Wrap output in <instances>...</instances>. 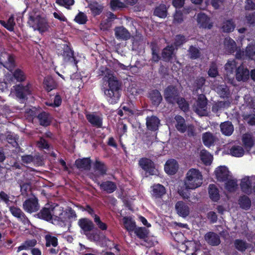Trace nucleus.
<instances>
[{"instance_id": "obj_1", "label": "nucleus", "mask_w": 255, "mask_h": 255, "mask_svg": "<svg viewBox=\"0 0 255 255\" xmlns=\"http://www.w3.org/2000/svg\"><path fill=\"white\" fill-rule=\"evenodd\" d=\"M103 76L102 90L107 100L112 104L117 103L121 97V85L111 70L103 68L101 71Z\"/></svg>"}, {"instance_id": "obj_2", "label": "nucleus", "mask_w": 255, "mask_h": 255, "mask_svg": "<svg viewBox=\"0 0 255 255\" xmlns=\"http://www.w3.org/2000/svg\"><path fill=\"white\" fill-rule=\"evenodd\" d=\"M203 176L201 172L195 168L190 169L186 173L184 180L185 191L178 190L179 194L184 198H188L189 193L188 189H195L201 186Z\"/></svg>"}, {"instance_id": "obj_3", "label": "nucleus", "mask_w": 255, "mask_h": 255, "mask_svg": "<svg viewBox=\"0 0 255 255\" xmlns=\"http://www.w3.org/2000/svg\"><path fill=\"white\" fill-rule=\"evenodd\" d=\"M28 23L34 30H38L40 33L47 31L49 27L46 20L34 11L29 14Z\"/></svg>"}, {"instance_id": "obj_4", "label": "nucleus", "mask_w": 255, "mask_h": 255, "mask_svg": "<svg viewBox=\"0 0 255 255\" xmlns=\"http://www.w3.org/2000/svg\"><path fill=\"white\" fill-rule=\"evenodd\" d=\"M54 213L55 216L58 217L59 222L61 224L60 226L65 225L69 220L75 219L77 217L75 212L72 209L69 208L63 211V208L58 205H56Z\"/></svg>"}, {"instance_id": "obj_5", "label": "nucleus", "mask_w": 255, "mask_h": 255, "mask_svg": "<svg viewBox=\"0 0 255 255\" xmlns=\"http://www.w3.org/2000/svg\"><path fill=\"white\" fill-rule=\"evenodd\" d=\"M56 208V206L53 207L52 206L49 207H45L39 213V216L42 219L48 221H51L52 224L56 225H61L59 222L58 217L54 215V210Z\"/></svg>"}, {"instance_id": "obj_6", "label": "nucleus", "mask_w": 255, "mask_h": 255, "mask_svg": "<svg viewBox=\"0 0 255 255\" xmlns=\"http://www.w3.org/2000/svg\"><path fill=\"white\" fill-rule=\"evenodd\" d=\"M207 106V101L206 98L204 95L200 94L194 105V110L200 116H206L208 114Z\"/></svg>"}, {"instance_id": "obj_7", "label": "nucleus", "mask_w": 255, "mask_h": 255, "mask_svg": "<svg viewBox=\"0 0 255 255\" xmlns=\"http://www.w3.org/2000/svg\"><path fill=\"white\" fill-rule=\"evenodd\" d=\"M29 94L30 90L28 86L24 87L21 84H18L13 87L10 95H15L21 102H23L26 96Z\"/></svg>"}, {"instance_id": "obj_8", "label": "nucleus", "mask_w": 255, "mask_h": 255, "mask_svg": "<svg viewBox=\"0 0 255 255\" xmlns=\"http://www.w3.org/2000/svg\"><path fill=\"white\" fill-rule=\"evenodd\" d=\"M140 166L150 175H158V170L155 168L153 162L150 159L143 158L139 161Z\"/></svg>"}, {"instance_id": "obj_9", "label": "nucleus", "mask_w": 255, "mask_h": 255, "mask_svg": "<svg viewBox=\"0 0 255 255\" xmlns=\"http://www.w3.org/2000/svg\"><path fill=\"white\" fill-rule=\"evenodd\" d=\"M236 56L238 58L253 59L255 57V43L251 42L247 46L245 51L237 52Z\"/></svg>"}, {"instance_id": "obj_10", "label": "nucleus", "mask_w": 255, "mask_h": 255, "mask_svg": "<svg viewBox=\"0 0 255 255\" xmlns=\"http://www.w3.org/2000/svg\"><path fill=\"white\" fill-rule=\"evenodd\" d=\"M1 64L9 71H12L14 67V61L13 57L6 53H2L0 56Z\"/></svg>"}, {"instance_id": "obj_11", "label": "nucleus", "mask_w": 255, "mask_h": 255, "mask_svg": "<svg viewBox=\"0 0 255 255\" xmlns=\"http://www.w3.org/2000/svg\"><path fill=\"white\" fill-rule=\"evenodd\" d=\"M217 179L220 181H226L231 176L228 168L225 166H220L215 171Z\"/></svg>"}, {"instance_id": "obj_12", "label": "nucleus", "mask_w": 255, "mask_h": 255, "mask_svg": "<svg viewBox=\"0 0 255 255\" xmlns=\"http://www.w3.org/2000/svg\"><path fill=\"white\" fill-rule=\"evenodd\" d=\"M23 206L24 210L29 213L35 212L39 208L38 200L35 198L29 199L25 201Z\"/></svg>"}, {"instance_id": "obj_13", "label": "nucleus", "mask_w": 255, "mask_h": 255, "mask_svg": "<svg viewBox=\"0 0 255 255\" xmlns=\"http://www.w3.org/2000/svg\"><path fill=\"white\" fill-rule=\"evenodd\" d=\"M164 97L166 100L170 103L173 104L178 97V92L173 86H169L165 90Z\"/></svg>"}, {"instance_id": "obj_14", "label": "nucleus", "mask_w": 255, "mask_h": 255, "mask_svg": "<svg viewBox=\"0 0 255 255\" xmlns=\"http://www.w3.org/2000/svg\"><path fill=\"white\" fill-rule=\"evenodd\" d=\"M78 225L83 233L87 235L88 232L92 231L94 228V224L92 221L87 218H82L79 220Z\"/></svg>"}, {"instance_id": "obj_15", "label": "nucleus", "mask_w": 255, "mask_h": 255, "mask_svg": "<svg viewBox=\"0 0 255 255\" xmlns=\"http://www.w3.org/2000/svg\"><path fill=\"white\" fill-rule=\"evenodd\" d=\"M175 209L177 214L181 217H186L189 214V207L183 201L177 202L175 205Z\"/></svg>"}, {"instance_id": "obj_16", "label": "nucleus", "mask_w": 255, "mask_h": 255, "mask_svg": "<svg viewBox=\"0 0 255 255\" xmlns=\"http://www.w3.org/2000/svg\"><path fill=\"white\" fill-rule=\"evenodd\" d=\"M254 180H255V175L251 177H245L242 179L241 187L243 192L247 194H250L252 192L251 182Z\"/></svg>"}, {"instance_id": "obj_17", "label": "nucleus", "mask_w": 255, "mask_h": 255, "mask_svg": "<svg viewBox=\"0 0 255 255\" xmlns=\"http://www.w3.org/2000/svg\"><path fill=\"white\" fill-rule=\"evenodd\" d=\"M236 76L238 81H245L249 78V70L244 66L241 65L237 69Z\"/></svg>"}, {"instance_id": "obj_18", "label": "nucleus", "mask_w": 255, "mask_h": 255, "mask_svg": "<svg viewBox=\"0 0 255 255\" xmlns=\"http://www.w3.org/2000/svg\"><path fill=\"white\" fill-rule=\"evenodd\" d=\"M202 139L206 146L210 147L214 145L215 143L218 140V138L213 133L210 132H206L202 134Z\"/></svg>"}, {"instance_id": "obj_19", "label": "nucleus", "mask_w": 255, "mask_h": 255, "mask_svg": "<svg viewBox=\"0 0 255 255\" xmlns=\"http://www.w3.org/2000/svg\"><path fill=\"white\" fill-rule=\"evenodd\" d=\"M178 169L177 161L173 159L167 160L164 166V170L166 173L169 175L174 174Z\"/></svg>"}, {"instance_id": "obj_20", "label": "nucleus", "mask_w": 255, "mask_h": 255, "mask_svg": "<svg viewBox=\"0 0 255 255\" xmlns=\"http://www.w3.org/2000/svg\"><path fill=\"white\" fill-rule=\"evenodd\" d=\"M115 33L116 37L119 39L127 40L130 37V33L123 26L116 27Z\"/></svg>"}, {"instance_id": "obj_21", "label": "nucleus", "mask_w": 255, "mask_h": 255, "mask_svg": "<svg viewBox=\"0 0 255 255\" xmlns=\"http://www.w3.org/2000/svg\"><path fill=\"white\" fill-rule=\"evenodd\" d=\"M160 124L159 120L155 116L147 117L146 118V126L148 129L156 130L158 129Z\"/></svg>"}, {"instance_id": "obj_22", "label": "nucleus", "mask_w": 255, "mask_h": 255, "mask_svg": "<svg viewBox=\"0 0 255 255\" xmlns=\"http://www.w3.org/2000/svg\"><path fill=\"white\" fill-rule=\"evenodd\" d=\"M151 188V195L156 198H161L166 193L165 187L160 184H154Z\"/></svg>"}, {"instance_id": "obj_23", "label": "nucleus", "mask_w": 255, "mask_h": 255, "mask_svg": "<svg viewBox=\"0 0 255 255\" xmlns=\"http://www.w3.org/2000/svg\"><path fill=\"white\" fill-rule=\"evenodd\" d=\"M197 22L200 27L203 28H211L212 26V23L210 22V19L206 14L202 13L198 14Z\"/></svg>"}, {"instance_id": "obj_24", "label": "nucleus", "mask_w": 255, "mask_h": 255, "mask_svg": "<svg viewBox=\"0 0 255 255\" xmlns=\"http://www.w3.org/2000/svg\"><path fill=\"white\" fill-rule=\"evenodd\" d=\"M209 197L213 202H218L220 198L218 189L214 184H210L208 187Z\"/></svg>"}, {"instance_id": "obj_25", "label": "nucleus", "mask_w": 255, "mask_h": 255, "mask_svg": "<svg viewBox=\"0 0 255 255\" xmlns=\"http://www.w3.org/2000/svg\"><path fill=\"white\" fill-rule=\"evenodd\" d=\"M206 241L212 246H217L220 243L219 237L213 232H209L205 236Z\"/></svg>"}, {"instance_id": "obj_26", "label": "nucleus", "mask_w": 255, "mask_h": 255, "mask_svg": "<svg viewBox=\"0 0 255 255\" xmlns=\"http://www.w3.org/2000/svg\"><path fill=\"white\" fill-rule=\"evenodd\" d=\"M175 48L173 46H167L165 48L162 52V57L165 61H172L174 57Z\"/></svg>"}, {"instance_id": "obj_27", "label": "nucleus", "mask_w": 255, "mask_h": 255, "mask_svg": "<svg viewBox=\"0 0 255 255\" xmlns=\"http://www.w3.org/2000/svg\"><path fill=\"white\" fill-rule=\"evenodd\" d=\"M9 210L13 216L19 219L20 221L24 222V224L28 222L27 219L20 209L15 207H10Z\"/></svg>"}, {"instance_id": "obj_28", "label": "nucleus", "mask_w": 255, "mask_h": 255, "mask_svg": "<svg viewBox=\"0 0 255 255\" xmlns=\"http://www.w3.org/2000/svg\"><path fill=\"white\" fill-rule=\"evenodd\" d=\"M200 157L202 162L206 165H209L212 162L213 157L207 150H202L200 153Z\"/></svg>"}, {"instance_id": "obj_29", "label": "nucleus", "mask_w": 255, "mask_h": 255, "mask_svg": "<svg viewBox=\"0 0 255 255\" xmlns=\"http://www.w3.org/2000/svg\"><path fill=\"white\" fill-rule=\"evenodd\" d=\"M224 46L227 51L230 53L234 52L236 49V42L229 37L225 38Z\"/></svg>"}, {"instance_id": "obj_30", "label": "nucleus", "mask_w": 255, "mask_h": 255, "mask_svg": "<svg viewBox=\"0 0 255 255\" xmlns=\"http://www.w3.org/2000/svg\"><path fill=\"white\" fill-rule=\"evenodd\" d=\"M75 165L78 168L88 170L90 167L91 160L89 158L79 159L76 160Z\"/></svg>"}, {"instance_id": "obj_31", "label": "nucleus", "mask_w": 255, "mask_h": 255, "mask_svg": "<svg viewBox=\"0 0 255 255\" xmlns=\"http://www.w3.org/2000/svg\"><path fill=\"white\" fill-rule=\"evenodd\" d=\"M222 132L226 135H230L234 131V127L230 122L223 123L220 125Z\"/></svg>"}, {"instance_id": "obj_32", "label": "nucleus", "mask_w": 255, "mask_h": 255, "mask_svg": "<svg viewBox=\"0 0 255 255\" xmlns=\"http://www.w3.org/2000/svg\"><path fill=\"white\" fill-rule=\"evenodd\" d=\"M100 186L102 189L106 191L108 193L113 192L117 188L116 184L111 181H106L103 182L100 185Z\"/></svg>"}, {"instance_id": "obj_33", "label": "nucleus", "mask_w": 255, "mask_h": 255, "mask_svg": "<svg viewBox=\"0 0 255 255\" xmlns=\"http://www.w3.org/2000/svg\"><path fill=\"white\" fill-rule=\"evenodd\" d=\"M230 154L235 157H242L245 154V151L242 146L240 145H234L230 149Z\"/></svg>"}, {"instance_id": "obj_34", "label": "nucleus", "mask_w": 255, "mask_h": 255, "mask_svg": "<svg viewBox=\"0 0 255 255\" xmlns=\"http://www.w3.org/2000/svg\"><path fill=\"white\" fill-rule=\"evenodd\" d=\"M175 119L177 123V124L175 125L177 129L181 132H185L186 131L187 127L185 124L184 119L181 116H176L175 117Z\"/></svg>"}, {"instance_id": "obj_35", "label": "nucleus", "mask_w": 255, "mask_h": 255, "mask_svg": "<svg viewBox=\"0 0 255 255\" xmlns=\"http://www.w3.org/2000/svg\"><path fill=\"white\" fill-rule=\"evenodd\" d=\"M123 220L124 227L127 231L131 232L135 229V222L131 218L124 217Z\"/></svg>"}, {"instance_id": "obj_36", "label": "nucleus", "mask_w": 255, "mask_h": 255, "mask_svg": "<svg viewBox=\"0 0 255 255\" xmlns=\"http://www.w3.org/2000/svg\"><path fill=\"white\" fill-rule=\"evenodd\" d=\"M149 97L152 103L156 106H158L162 100V96L159 91L154 90L150 92Z\"/></svg>"}, {"instance_id": "obj_37", "label": "nucleus", "mask_w": 255, "mask_h": 255, "mask_svg": "<svg viewBox=\"0 0 255 255\" xmlns=\"http://www.w3.org/2000/svg\"><path fill=\"white\" fill-rule=\"evenodd\" d=\"M242 141L246 149L249 151L254 145V141L250 134H245L243 136Z\"/></svg>"}, {"instance_id": "obj_38", "label": "nucleus", "mask_w": 255, "mask_h": 255, "mask_svg": "<svg viewBox=\"0 0 255 255\" xmlns=\"http://www.w3.org/2000/svg\"><path fill=\"white\" fill-rule=\"evenodd\" d=\"M37 118L40 124L42 126H47L50 122V117L49 114L46 112H42L39 114Z\"/></svg>"}, {"instance_id": "obj_39", "label": "nucleus", "mask_w": 255, "mask_h": 255, "mask_svg": "<svg viewBox=\"0 0 255 255\" xmlns=\"http://www.w3.org/2000/svg\"><path fill=\"white\" fill-rule=\"evenodd\" d=\"M214 89L223 98L227 97L230 94L229 89L225 85H219L215 87Z\"/></svg>"}, {"instance_id": "obj_40", "label": "nucleus", "mask_w": 255, "mask_h": 255, "mask_svg": "<svg viewBox=\"0 0 255 255\" xmlns=\"http://www.w3.org/2000/svg\"><path fill=\"white\" fill-rule=\"evenodd\" d=\"M235 28V24L232 20H227L223 23L222 29L225 32H232Z\"/></svg>"}, {"instance_id": "obj_41", "label": "nucleus", "mask_w": 255, "mask_h": 255, "mask_svg": "<svg viewBox=\"0 0 255 255\" xmlns=\"http://www.w3.org/2000/svg\"><path fill=\"white\" fill-rule=\"evenodd\" d=\"M87 119L91 124L95 126L100 127L102 126L101 119L97 116L93 114L87 115Z\"/></svg>"}, {"instance_id": "obj_42", "label": "nucleus", "mask_w": 255, "mask_h": 255, "mask_svg": "<svg viewBox=\"0 0 255 255\" xmlns=\"http://www.w3.org/2000/svg\"><path fill=\"white\" fill-rule=\"evenodd\" d=\"M227 180V182L225 185L226 189L229 192L234 191L238 187L237 180L233 179L231 176Z\"/></svg>"}, {"instance_id": "obj_43", "label": "nucleus", "mask_w": 255, "mask_h": 255, "mask_svg": "<svg viewBox=\"0 0 255 255\" xmlns=\"http://www.w3.org/2000/svg\"><path fill=\"white\" fill-rule=\"evenodd\" d=\"M36 243L37 242L35 239L27 240L18 248L17 252L22 250H28L30 248L35 246Z\"/></svg>"}, {"instance_id": "obj_44", "label": "nucleus", "mask_w": 255, "mask_h": 255, "mask_svg": "<svg viewBox=\"0 0 255 255\" xmlns=\"http://www.w3.org/2000/svg\"><path fill=\"white\" fill-rule=\"evenodd\" d=\"M234 245L236 249L241 252L245 251L250 246L245 241L239 239L235 241Z\"/></svg>"}, {"instance_id": "obj_45", "label": "nucleus", "mask_w": 255, "mask_h": 255, "mask_svg": "<svg viewBox=\"0 0 255 255\" xmlns=\"http://www.w3.org/2000/svg\"><path fill=\"white\" fill-rule=\"evenodd\" d=\"M94 168L95 172H97L99 176L104 175L106 174V168L103 163L99 161H96L94 165Z\"/></svg>"}, {"instance_id": "obj_46", "label": "nucleus", "mask_w": 255, "mask_h": 255, "mask_svg": "<svg viewBox=\"0 0 255 255\" xmlns=\"http://www.w3.org/2000/svg\"><path fill=\"white\" fill-rule=\"evenodd\" d=\"M155 15L161 17H165L167 15L166 7L165 5H160L156 7L154 11Z\"/></svg>"}, {"instance_id": "obj_47", "label": "nucleus", "mask_w": 255, "mask_h": 255, "mask_svg": "<svg viewBox=\"0 0 255 255\" xmlns=\"http://www.w3.org/2000/svg\"><path fill=\"white\" fill-rule=\"evenodd\" d=\"M4 82H0V90L4 91L8 86L13 82V78L10 75H6L4 79Z\"/></svg>"}, {"instance_id": "obj_48", "label": "nucleus", "mask_w": 255, "mask_h": 255, "mask_svg": "<svg viewBox=\"0 0 255 255\" xmlns=\"http://www.w3.org/2000/svg\"><path fill=\"white\" fill-rule=\"evenodd\" d=\"M0 23L7 30L12 31L14 30V26L15 22L14 21V18L12 16H10L7 20V23L4 21L0 20Z\"/></svg>"}, {"instance_id": "obj_49", "label": "nucleus", "mask_w": 255, "mask_h": 255, "mask_svg": "<svg viewBox=\"0 0 255 255\" xmlns=\"http://www.w3.org/2000/svg\"><path fill=\"white\" fill-rule=\"evenodd\" d=\"M239 204L242 208L247 210L250 207L251 203L248 197L244 196L240 198Z\"/></svg>"}, {"instance_id": "obj_50", "label": "nucleus", "mask_w": 255, "mask_h": 255, "mask_svg": "<svg viewBox=\"0 0 255 255\" xmlns=\"http://www.w3.org/2000/svg\"><path fill=\"white\" fill-rule=\"evenodd\" d=\"M91 12L94 15L99 14L102 10V6L97 2H92L89 5Z\"/></svg>"}, {"instance_id": "obj_51", "label": "nucleus", "mask_w": 255, "mask_h": 255, "mask_svg": "<svg viewBox=\"0 0 255 255\" xmlns=\"http://www.w3.org/2000/svg\"><path fill=\"white\" fill-rule=\"evenodd\" d=\"M237 67L235 60H229L225 65V70L227 74H232Z\"/></svg>"}, {"instance_id": "obj_52", "label": "nucleus", "mask_w": 255, "mask_h": 255, "mask_svg": "<svg viewBox=\"0 0 255 255\" xmlns=\"http://www.w3.org/2000/svg\"><path fill=\"white\" fill-rule=\"evenodd\" d=\"M44 84L47 91H51L56 87L55 83L51 77H47L44 81Z\"/></svg>"}, {"instance_id": "obj_53", "label": "nucleus", "mask_w": 255, "mask_h": 255, "mask_svg": "<svg viewBox=\"0 0 255 255\" xmlns=\"http://www.w3.org/2000/svg\"><path fill=\"white\" fill-rule=\"evenodd\" d=\"M45 240L46 241V246L49 247L52 246L53 247H56L58 245L57 239L51 235H46L45 236Z\"/></svg>"}, {"instance_id": "obj_54", "label": "nucleus", "mask_w": 255, "mask_h": 255, "mask_svg": "<svg viewBox=\"0 0 255 255\" xmlns=\"http://www.w3.org/2000/svg\"><path fill=\"white\" fill-rule=\"evenodd\" d=\"M13 76L18 82L23 81L25 79V76L23 72L19 69L14 72Z\"/></svg>"}, {"instance_id": "obj_55", "label": "nucleus", "mask_w": 255, "mask_h": 255, "mask_svg": "<svg viewBox=\"0 0 255 255\" xmlns=\"http://www.w3.org/2000/svg\"><path fill=\"white\" fill-rule=\"evenodd\" d=\"M134 232L135 234L140 239H144L147 237L148 232L144 228H138L135 229Z\"/></svg>"}, {"instance_id": "obj_56", "label": "nucleus", "mask_w": 255, "mask_h": 255, "mask_svg": "<svg viewBox=\"0 0 255 255\" xmlns=\"http://www.w3.org/2000/svg\"><path fill=\"white\" fill-rule=\"evenodd\" d=\"M94 222L96 223V225L98 226V227L101 230H106L107 229V225L103 222L100 217L96 215H94Z\"/></svg>"}, {"instance_id": "obj_57", "label": "nucleus", "mask_w": 255, "mask_h": 255, "mask_svg": "<svg viewBox=\"0 0 255 255\" xmlns=\"http://www.w3.org/2000/svg\"><path fill=\"white\" fill-rule=\"evenodd\" d=\"M189 55L192 59H196L199 57L200 53L198 48L191 46L189 49Z\"/></svg>"}, {"instance_id": "obj_58", "label": "nucleus", "mask_w": 255, "mask_h": 255, "mask_svg": "<svg viewBox=\"0 0 255 255\" xmlns=\"http://www.w3.org/2000/svg\"><path fill=\"white\" fill-rule=\"evenodd\" d=\"M175 102H177L180 107V108L183 111H186L188 109V105L183 98H178L177 97L176 101Z\"/></svg>"}, {"instance_id": "obj_59", "label": "nucleus", "mask_w": 255, "mask_h": 255, "mask_svg": "<svg viewBox=\"0 0 255 255\" xmlns=\"http://www.w3.org/2000/svg\"><path fill=\"white\" fill-rule=\"evenodd\" d=\"M74 0H56V3L60 5L69 8L70 6L74 4Z\"/></svg>"}, {"instance_id": "obj_60", "label": "nucleus", "mask_w": 255, "mask_h": 255, "mask_svg": "<svg viewBox=\"0 0 255 255\" xmlns=\"http://www.w3.org/2000/svg\"><path fill=\"white\" fill-rule=\"evenodd\" d=\"M87 19V16L82 12H80L75 18V21L80 24L85 23Z\"/></svg>"}, {"instance_id": "obj_61", "label": "nucleus", "mask_w": 255, "mask_h": 255, "mask_svg": "<svg viewBox=\"0 0 255 255\" xmlns=\"http://www.w3.org/2000/svg\"><path fill=\"white\" fill-rule=\"evenodd\" d=\"M111 6L112 9H116L124 7L125 4L120 0H111Z\"/></svg>"}, {"instance_id": "obj_62", "label": "nucleus", "mask_w": 255, "mask_h": 255, "mask_svg": "<svg viewBox=\"0 0 255 255\" xmlns=\"http://www.w3.org/2000/svg\"><path fill=\"white\" fill-rule=\"evenodd\" d=\"M186 246L187 247V251H191L193 252V253H191L192 255H193L194 253L196 251V244L195 242L194 241H188L186 243Z\"/></svg>"}, {"instance_id": "obj_63", "label": "nucleus", "mask_w": 255, "mask_h": 255, "mask_svg": "<svg viewBox=\"0 0 255 255\" xmlns=\"http://www.w3.org/2000/svg\"><path fill=\"white\" fill-rule=\"evenodd\" d=\"M245 101L247 106H250L251 108L255 107V99L251 97L249 95H246L244 98Z\"/></svg>"}, {"instance_id": "obj_64", "label": "nucleus", "mask_w": 255, "mask_h": 255, "mask_svg": "<svg viewBox=\"0 0 255 255\" xmlns=\"http://www.w3.org/2000/svg\"><path fill=\"white\" fill-rule=\"evenodd\" d=\"M246 18L248 23L255 25V12L247 14Z\"/></svg>"}]
</instances>
